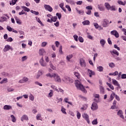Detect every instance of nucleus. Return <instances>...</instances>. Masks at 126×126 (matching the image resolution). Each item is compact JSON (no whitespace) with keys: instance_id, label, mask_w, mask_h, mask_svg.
<instances>
[{"instance_id":"0eeeda50","label":"nucleus","mask_w":126,"mask_h":126,"mask_svg":"<svg viewBox=\"0 0 126 126\" xmlns=\"http://www.w3.org/2000/svg\"><path fill=\"white\" fill-rule=\"evenodd\" d=\"M110 33L111 35H113L116 38H119L120 37V35L119 34V32L117 31H112Z\"/></svg>"},{"instance_id":"c9c22d12","label":"nucleus","mask_w":126,"mask_h":126,"mask_svg":"<svg viewBox=\"0 0 126 126\" xmlns=\"http://www.w3.org/2000/svg\"><path fill=\"white\" fill-rule=\"evenodd\" d=\"M54 94V91L52 90H50V93L48 94V97H52Z\"/></svg>"},{"instance_id":"7ed1b4c3","label":"nucleus","mask_w":126,"mask_h":126,"mask_svg":"<svg viewBox=\"0 0 126 126\" xmlns=\"http://www.w3.org/2000/svg\"><path fill=\"white\" fill-rule=\"evenodd\" d=\"M80 65L82 67H85V66H86V63L85 62V60L83 59H81L80 60Z\"/></svg>"},{"instance_id":"1a4fd4ad","label":"nucleus","mask_w":126,"mask_h":126,"mask_svg":"<svg viewBox=\"0 0 126 126\" xmlns=\"http://www.w3.org/2000/svg\"><path fill=\"white\" fill-rule=\"evenodd\" d=\"M44 8H45V9H46V10L50 11V12H52V11H53V8H52V7H51V6H50L49 5L45 4Z\"/></svg>"},{"instance_id":"4468645a","label":"nucleus","mask_w":126,"mask_h":126,"mask_svg":"<svg viewBox=\"0 0 126 126\" xmlns=\"http://www.w3.org/2000/svg\"><path fill=\"white\" fill-rule=\"evenodd\" d=\"M88 72L89 74L90 77H92V75H95V72L89 69H88Z\"/></svg>"},{"instance_id":"473e14b6","label":"nucleus","mask_w":126,"mask_h":126,"mask_svg":"<svg viewBox=\"0 0 126 126\" xmlns=\"http://www.w3.org/2000/svg\"><path fill=\"white\" fill-rule=\"evenodd\" d=\"M18 0H12L11 2H10V5H11L12 4V5H14V4H15L16 3V2H17V1Z\"/></svg>"},{"instance_id":"a18cd8bd","label":"nucleus","mask_w":126,"mask_h":126,"mask_svg":"<svg viewBox=\"0 0 126 126\" xmlns=\"http://www.w3.org/2000/svg\"><path fill=\"white\" fill-rule=\"evenodd\" d=\"M114 97H115V93H113L112 94H111L110 95V101L113 100Z\"/></svg>"},{"instance_id":"393cba45","label":"nucleus","mask_w":126,"mask_h":126,"mask_svg":"<svg viewBox=\"0 0 126 126\" xmlns=\"http://www.w3.org/2000/svg\"><path fill=\"white\" fill-rule=\"evenodd\" d=\"M76 10L77 13H79V14H82V15H83L84 14V11L83 10H79L77 8H76Z\"/></svg>"},{"instance_id":"ddd939ff","label":"nucleus","mask_w":126,"mask_h":126,"mask_svg":"<svg viewBox=\"0 0 126 126\" xmlns=\"http://www.w3.org/2000/svg\"><path fill=\"white\" fill-rule=\"evenodd\" d=\"M110 53L112 56H114V55H116V56H119V53L118 52V51L116 50H113V51H110Z\"/></svg>"},{"instance_id":"13d9d810","label":"nucleus","mask_w":126,"mask_h":126,"mask_svg":"<svg viewBox=\"0 0 126 126\" xmlns=\"http://www.w3.org/2000/svg\"><path fill=\"white\" fill-rule=\"evenodd\" d=\"M81 117V114H80V113L78 112L77 113V118L78 120H79L80 119Z\"/></svg>"},{"instance_id":"5fc2aeb1","label":"nucleus","mask_w":126,"mask_h":126,"mask_svg":"<svg viewBox=\"0 0 126 126\" xmlns=\"http://www.w3.org/2000/svg\"><path fill=\"white\" fill-rule=\"evenodd\" d=\"M56 16H58L59 19H61V18H62V14L61 13H57Z\"/></svg>"},{"instance_id":"0e129e2a","label":"nucleus","mask_w":126,"mask_h":126,"mask_svg":"<svg viewBox=\"0 0 126 126\" xmlns=\"http://www.w3.org/2000/svg\"><path fill=\"white\" fill-rule=\"evenodd\" d=\"M94 26L96 29H98V28H99V25H98V23H97L94 24Z\"/></svg>"},{"instance_id":"6ab92c4d","label":"nucleus","mask_w":126,"mask_h":126,"mask_svg":"<svg viewBox=\"0 0 126 126\" xmlns=\"http://www.w3.org/2000/svg\"><path fill=\"white\" fill-rule=\"evenodd\" d=\"M99 89L100 91V93H102V94H105V88L102 86H99Z\"/></svg>"},{"instance_id":"7c9ffc66","label":"nucleus","mask_w":126,"mask_h":126,"mask_svg":"<svg viewBox=\"0 0 126 126\" xmlns=\"http://www.w3.org/2000/svg\"><path fill=\"white\" fill-rule=\"evenodd\" d=\"M36 21L39 23V24H40V25H41V26H44V25L43 24V23H42V22L41 21V20H40V18L36 17Z\"/></svg>"},{"instance_id":"ea45409f","label":"nucleus","mask_w":126,"mask_h":126,"mask_svg":"<svg viewBox=\"0 0 126 126\" xmlns=\"http://www.w3.org/2000/svg\"><path fill=\"white\" fill-rule=\"evenodd\" d=\"M23 14H25L27 15V13L24 11V10H22V11L19 12V15H22Z\"/></svg>"},{"instance_id":"c03bdc74","label":"nucleus","mask_w":126,"mask_h":126,"mask_svg":"<svg viewBox=\"0 0 126 126\" xmlns=\"http://www.w3.org/2000/svg\"><path fill=\"white\" fill-rule=\"evenodd\" d=\"M73 57V56L72 55V54H70L66 57V60H67L68 62H69L70 59H71Z\"/></svg>"},{"instance_id":"3c124183","label":"nucleus","mask_w":126,"mask_h":126,"mask_svg":"<svg viewBox=\"0 0 126 126\" xmlns=\"http://www.w3.org/2000/svg\"><path fill=\"white\" fill-rule=\"evenodd\" d=\"M78 39L80 43H83V42H84V40L83 39V38H82V36H79Z\"/></svg>"},{"instance_id":"2eb2a0df","label":"nucleus","mask_w":126,"mask_h":126,"mask_svg":"<svg viewBox=\"0 0 126 126\" xmlns=\"http://www.w3.org/2000/svg\"><path fill=\"white\" fill-rule=\"evenodd\" d=\"M46 76H47V77H50V78H53V77L54 78L55 76H56V73L51 74L49 73L46 74Z\"/></svg>"},{"instance_id":"f3484780","label":"nucleus","mask_w":126,"mask_h":126,"mask_svg":"<svg viewBox=\"0 0 126 126\" xmlns=\"http://www.w3.org/2000/svg\"><path fill=\"white\" fill-rule=\"evenodd\" d=\"M104 6L107 10H110L111 9V5L108 2H105L104 4Z\"/></svg>"},{"instance_id":"4be33fe9","label":"nucleus","mask_w":126,"mask_h":126,"mask_svg":"<svg viewBox=\"0 0 126 126\" xmlns=\"http://www.w3.org/2000/svg\"><path fill=\"white\" fill-rule=\"evenodd\" d=\"M24 120H25L26 121H28V117L27 116V115H23L21 119V120L22 121V122H23Z\"/></svg>"},{"instance_id":"e433bc0d","label":"nucleus","mask_w":126,"mask_h":126,"mask_svg":"<svg viewBox=\"0 0 126 126\" xmlns=\"http://www.w3.org/2000/svg\"><path fill=\"white\" fill-rule=\"evenodd\" d=\"M41 114H38L36 115V120H37V121H42V120L41 119Z\"/></svg>"},{"instance_id":"6e6552de","label":"nucleus","mask_w":126,"mask_h":126,"mask_svg":"<svg viewBox=\"0 0 126 126\" xmlns=\"http://www.w3.org/2000/svg\"><path fill=\"white\" fill-rule=\"evenodd\" d=\"M91 109L93 110V111L98 109V105H97V103L94 102L92 105Z\"/></svg>"},{"instance_id":"de8ad7c7","label":"nucleus","mask_w":126,"mask_h":126,"mask_svg":"<svg viewBox=\"0 0 126 126\" xmlns=\"http://www.w3.org/2000/svg\"><path fill=\"white\" fill-rule=\"evenodd\" d=\"M13 29H12L11 27H10V26H7V30H8V31H9V32H12Z\"/></svg>"},{"instance_id":"72a5a7b5","label":"nucleus","mask_w":126,"mask_h":126,"mask_svg":"<svg viewBox=\"0 0 126 126\" xmlns=\"http://www.w3.org/2000/svg\"><path fill=\"white\" fill-rule=\"evenodd\" d=\"M10 117L12 119V122L13 123H15L16 122V118H15V117H14L13 115H11Z\"/></svg>"},{"instance_id":"49530a36","label":"nucleus","mask_w":126,"mask_h":126,"mask_svg":"<svg viewBox=\"0 0 126 126\" xmlns=\"http://www.w3.org/2000/svg\"><path fill=\"white\" fill-rule=\"evenodd\" d=\"M92 125H97L98 122H97V119H94L92 122Z\"/></svg>"},{"instance_id":"423d86ee","label":"nucleus","mask_w":126,"mask_h":126,"mask_svg":"<svg viewBox=\"0 0 126 126\" xmlns=\"http://www.w3.org/2000/svg\"><path fill=\"white\" fill-rule=\"evenodd\" d=\"M108 24H109V20L104 19L102 21V26L103 27H108Z\"/></svg>"},{"instance_id":"412c9836","label":"nucleus","mask_w":126,"mask_h":126,"mask_svg":"<svg viewBox=\"0 0 126 126\" xmlns=\"http://www.w3.org/2000/svg\"><path fill=\"white\" fill-rule=\"evenodd\" d=\"M22 8H23L24 11H27V12H29V11H30V9L25 6H22Z\"/></svg>"},{"instance_id":"aec40b11","label":"nucleus","mask_w":126,"mask_h":126,"mask_svg":"<svg viewBox=\"0 0 126 126\" xmlns=\"http://www.w3.org/2000/svg\"><path fill=\"white\" fill-rule=\"evenodd\" d=\"M12 107L10 105H5L3 107V109L4 110H10V109H12Z\"/></svg>"},{"instance_id":"5701e85b","label":"nucleus","mask_w":126,"mask_h":126,"mask_svg":"<svg viewBox=\"0 0 126 126\" xmlns=\"http://www.w3.org/2000/svg\"><path fill=\"white\" fill-rule=\"evenodd\" d=\"M51 20L52 22H56L57 20H58V17L57 16H54V17H52L51 18Z\"/></svg>"},{"instance_id":"9d476101","label":"nucleus","mask_w":126,"mask_h":126,"mask_svg":"<svg viewBox=\"0 0 126 126\" xmlns=\"http://www.w3.org/2000/svg\"><path fill=\"white\" fill-rule=\"evenodd\" d=\"M38 54L39 56H44V55L46 54V51H45V49H39Z\"/></svg>"},{"instance_id":"052dcab7","label":"nucleus","mask_w":126,"mask_h":126,"mask_svg":"<svg viewBox=\"0 0 126 126\" xmlns=\"http://www.w3.org/2000/svg\"><path fill=\"white\" fill-rule=\"evenodd\" d=\"M27 56H23L22 58V62H24L25 61H26V60H27Z\"/></svg>"},{"instance_id":"69168bd1","label":"nucleus","mask_w":126,"mask_h":126,"mask_svg":"<svg viewBox=\"0 0 126 126\" xmlns=\"http://www.w3.org/2000/svg\"><path fill=\"white\" fill-rule=\"evenodd\" d=\"M86 13L88 14V15H90L91 13H92V12L90 10H88L87 12H86Z\"/></svg>"},{"instance_id":"f257e3e1","label":"nucleus","mask_w":126,"mask_h":126,"mask_svg":"<svg viewBox=\"0 0 126 126\" xmlns=\"http://www.w3.org/2000/svg\"><path fill=\"white\" fill-rule=\"evenodd\" d=\"M75 85L77 89H79L84 93H87V91H86L84 86L81 84V83L79 80L75 81Z\"/></svg>"},{"instance_id":"b1692460","label":"nucleus","mask_w":126,"mask_h":126,"mask_svg":"<svg viewBox=\"0 0 126 126\" xmlns=\"http://www.w3.org/2000/svg\"><path fill=\"white\" fill-rule=\"evenodd\" d=\"M64 79L66 82H70L71 81V78L67 76L65 77Z\"/></svg>"},{"instance_id":"4c0bfd02","label":"nucleus","mask_w":126,"mask_h":126,"mask_svg":"<svg viewBox=\"0 0 126 126\" xmlns=\"http://www.w3.org/2000/svg\"><path fill=\"white\" fill-rule=\"evenodd\" d=\"M42 74H43L42 71H38L36 76L37 78H39V77H40Z\"/></svg>"},{"instance_id":"2f4dec72","label":"nucleus","mask_w":126,"mask_h":126,"mask_svg":"<svg viewBox=\"0 0 126 126\" xmlns=\"http://www.w3.org/2000/svg\"><path fill=\"white\" fill-rule=\"evenodd\" d=\"M97 68L98 71H99L100 72L103 71L104 69V67H103V66H99L98 67H97Z\"/></svg>"},{"instance_id":"f03ea898","label":"nucleus","mask_w":126,"mask_h":126,"mask_svg":"<svg viewBox=\"0 0 126 126\" xmlns=\"http://www.w3.org/2000/svg\"><path fill=\"white\" fill-rule=\"evenodd\" d=\"M82 117L86 122H87L88 124H90V120H89V116H88V114L83 113L82 114Z\"/></svg>"},{"instance_id":"774afa93","label":"nucleus","mask_w":126,"mask_h":126,"mask_svg":"<svg viewBox=\"0 0 126 126\" xmlns=\"http://www.w3.org/2000/svg\"><path fill=\"white\" fill-rule=\"evenodd\" d=\"M50 67H51V68H52V69H56V67H55V66H54V65H53L52 63H50Z\"/></svg>"},{"instance_id":"39448f33","label":"nucleus","mask_w":126,"mask_h":126,"mask_svg":"<svg viewBox=\"0 0 126 126\" xmlns=\"http://www.w3.org/2000/svg\"><path fill=\"white\" fill-rule=\"evenodd\" d=\"M54 79L56 82H62V80L61 79V77L57 74H55V76H54Z\"/></svg>"},{"instance_id":"cd10ccee","label":"nucleus","mask_w":126,"mask_h":126,"mask_svg":"<svg viewBox=\"0 0 126 126\" xmlns=\"http://www.w3.org/2000/svg\"><path fill=\"white\" fill-rule=\"evenodd\" d=\"M82 24H83V25H90V22L88 20H85L82 22Z\"/></svg>"},{"instance_id":"f704fd0d","label":"nucleus","mask_w":126,"mask_h":126,"mask_svg":"<svg viewBox=\"0 0 126 126\" xmlns=\"http://www.w3.org/2000/svg\"><path fill=\"white\" fill-rule=\"evenodd\" d=\"M51 88H52L53 90H55L57 92H59V89H58V88L56 86L52 85L51 86Z\"/></svg>"},{"instance_id":"c756f323","label":"nucleus","mask_w":126,"mask_h":126,"mask_svg":"<svg viewBox=\"0 0 126 126\" xmlns=\"http://www.w3.org/2000/svg\"><path fill=\"white\" fill-rule=\"evenodd\" d=\"M74 74L78 79H79L80 78V74H79V73L74 72Z\"/></svg>"},{"instance_id":"338daca9","label":"nucleus","mask_w":126,"mask_h":126,"mask_svg":"<svg viewBox=\"0 0 126 126\" xmlns=\"http://www.w3.org/2000/svg\"><path fill=\"white\" fill-rule=\"evenodd\" d=\"M7 42H12L13 41V39H12V37H9L7 39Z\"/></svg>"},{"instance_id":"a19ab883","label":"nucleus","mask_w":126,"mask_h":126,"mask_svg":"<svg viewBox=\"0 0 126 126\" xmlns=\"http://www.w3.org/2000/svg\"><path fill=\"white\" fill-rule=\"evenodd\" d=\"M31 12L32 13H33V14H35V15H38V14H39V12L36 11H34L33 10H32L31 11Z\"/></svg>"},{"instance_id":"6e6d98bb","label":"nucleus","mask_w":126,"mask_h":126,"mask_svg":"<svg viewBox=\"0 0 126 126\" xmlns=\"http://www.w3.org/2000/svg\"><path fill=\"white\" fill-rule=\"evenodd\" d=\"M30 100H31V101H34V95L32 94H31L29 96Z\"/></svg>"},{"instance_id":"bf43d9fd","label":"nucleus","mask_w":126,"mask_h":126,"mask_svg":"<svg viewBox=\"0 0 126 126\" xmlns=\"http://www.w3.org/2000/svg\"><path fill=\"white\" fill-rule=\"evenodd\" d=\"M8 92H11L12 91H14V89H13V88H8L7 89Z\"/></svg>"},{"instance_id":"e2e57ef3","label":"nucleus","mask_w":126,"mask_h":126,"mask_svg":"<svg viewBox=\"0 0 126 126\" xmlns=\"http://www.w3.org/2000/svg\"><path fill=\"white\" fill-rule=\"evenodd\" d=\"M121 78L122 79H126V74H123L121 75Z\"/></svg>"},{"instance_id":"a878e982","label":"nucleus","mask_w":126,"mask_h":126,"mask_svg":"<svg viewBox=\"0 0 126 126\" xmlns=\"http://www.w3.org/2000/svg\"><path fill=\"white\" fill-rule=\"evenodd\" d=\"M100 43L102 47H104L105 44H106V41L104 39H101L100 41Z\"/></svg>"},{"instance_id":"bb28decb","label":"nucleus","mask_w":126,"mask_h":126,"mask_svg":"<svg viewBox=\"0 0 126 126\" xmlns=\"http://www.w3.org/2000/svg\"><path fill=\"white\" fill-rule=\"evenodd\" d=\"M107 85L112 90H114L115 89V88L114 87V86H113L112 84L109 83H106Z\"/></svg>"},{"instance_id":"4d7b16f0","label":"nucleus","mask_w":126,"mask_h":126,"mask_svg":"<svg viewBox=\"0 0 126 126\" xmlns=\"http://www.w3.org/2000/svg\"><path fill=\"white\" fill-rule=\"evenodd\" d=\"M66 8L68 9V11H69L70 12L71 11V8H70V6L68 5H66L65 6Z\"/></svg>"},{"instance_id":"c85d7f7f","label":"nucleus","mask_w":126,"mask_h":126,"mask_svg":"<svg viewBox=\"0 0 126 126\" xmlns=\"http://www.w3.org/2000/svg\"><path fill=\"white\" fill-rule=\"evenodd\" d=\"M109 10H111V11H116V10H117V9L116 8V6L115 5L111 6L110 9H109Z\"/></svg>"},{"instance_id":"9b49d317","label":"nucleus","mask_w":126,"mask_h":126,"mask_svg":"<svg viewBox=\"0 0 126 126\" xmlns=\"http://www.w3.org/2000/svg\"><path fill=\"white\" fill-rule=\"evenodd\" d=\"M99 10L100 11H104L105 10V7L103 6V4H100L97 5Z\"/></svg>"},{"instance_id":"dca6fc26","label":"nucleus","mask_w":126,"mask_h":126,"mask_svg":"<svg viewBox=\"0 0 126 126\" xmlns=\"http://www.w3.org/2000/svg\"><path fill=\"white\" fill-rule=\"evenodd\" d=\"M9 50H10V46L7 45L5 46L3 49V52L5 53L6 52H7V51H9Z\"/></svg>"},{"instance_id":"20e7f679","label":"nucleus","mask_w":126,"mask_h":126,"mask_svg":"<svg viewBox=\"0 0 126 126\" xmlns=\"http://www.w3.org/2000/svg\"><path fill=\"white\" fill-rule=\"evenodd\" d=\"M39 63L41 66H47V63H45L43 57H42L41 59L39 60Z\"/></svg>"},{"instance_id":"37998d69","label":"nucleus","mask_w":126,"mask_h":126,"mask_svg":"<svg viewBox=\"0 0 126 126\" xmlns=\"http://www.w3.org/2000/svg\"><path fill=\"white\" fill-rule=\"evenodd\" d=\"M118 3H119V4H120L121 5H126V3H125V1L124 2L122 0H118Z\"/></svg>"},{"instance_id":"603ef678","label":"nucleus","mask_w":126,"mask_h":126,"mask_svg":"<svg viewBox=\"0 0 126 126\" xmlns=\"http://www.w3.org/2000/svg\"><path fill=\"white\" fill-rule=\"evenodd\" d=\"M48 45V43L46 42H43L41 44V47H46Z\"/></svg>"},{"instance_id":"680f3d73","label":"nucleus","mask_w":126,"mask_h":126,"mask_svg":"<svg viewBox=\"0 0 126 126\" xmlns=\"http://www.w3.org/2000/svg\"><path fill=\"white\" fill-rule=\"evenodd\" d=\"M86 9H88V10H92L93 8L91 6H88L86 7Z\"/></svg>"},{"instance_id":"79ce46f5","label":"nucleus","mask_w":126,"mask_h":126,"mask_svg":"<svg viewBox=\"0 0 126 126\" xmlns=\"http://www.w3.org/2000/svg\"><path fill=\"white\" fill-rule=\"evenodd\" d=\"M6 82H7V79L4 78L1 81L0 83V84H2L3 83H6Z\"/></svg>"},{"instance_id":"f8f14e48","label":"nucleus","mask_w":126,"mask_h":126,"mask_svg":"<svg viewBox=\"0 0 126 126\" xmlns=\"http://www.w3.org/2000/svg\"><path fill=\"white\" fill-rule=\"evenodd\" d=\"M14 19L16 21L17 24H19V25H20V24H22V22L21 21V20H20L18 17H17V16H15Z\"/></svg>"},{"instance_id":"8fccbe9b","label":"nucleus","mask_w":126,"mask_h":126,"mask_svg":"<svg viewBox=\"0 0 126 126\" xmlns=\"http://www.w3.org/2000/svg\"><path fill=\"white\" fill-rule=\"evenodd\" d=\"M59 53L61 54V55H63V46H61L59 49Z\"/></svg>"},{"instance_id":"58836bf2","label":"nucleus","mask_w":126,"mask_h":126,"mask_svg":"<svg viewBox=\"0 0 126 126\" xmlns=\"http://www.w3.org/2000/svg\"><path fill=\"white\" fill-rule=\"evenodd\" d=\"M109 66L111 68H114L116 66V64L113 63H109Z\"/></svg>"},{"instance_id":"a211bd4d","label":"nucleus","mask_w":126,"mask_h":126,"mask_svg":"<svg viewBox=\"0 0 126 126\" xmlns=\"http://www.w3.org/2000/svg\"><path fill=\"white\" fill-rule=\"evenodd\" d=\"M112 83L115 86H120V84H119V82L116 79H112Z\"/></svg>"},{"instance_id":"09e8293b","label":"nucleus","mask_w":126,"mask_h":126,"mask_svg":"<svg viewBox=\"0 0 126 126\" xmlns=\"http://www.w3.org/2000/svg\"><path fill=\"white\" fill-rule=\"evenodd\" d=\"M73 37H74L75 41H76V42H78V36H77V35L75 34L73 36Z\"/></svg>"},{"instance_id":"864d4df0","label":"nucleus","mask_w":126,"mask_h":126,"mask_svg":"<svg viewBox=\"0 0 126 126\" xmlns=\"http://www.w3.org/2000/svg\"><path fill=\"white\" fill-rule=\"evenodd\" d=\"M61 111H62V113H63V114L66 115V112H65V109H64V108L62 107Z\"/></svg>"}]
</instances>
